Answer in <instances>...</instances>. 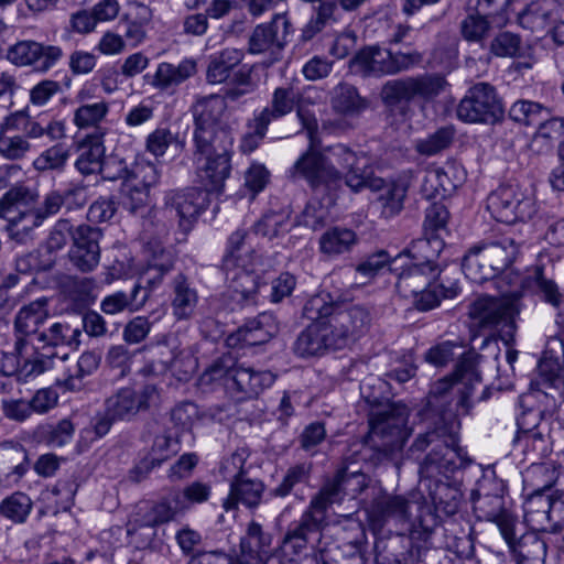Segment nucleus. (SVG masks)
Returning a JSON list of instances; mask_svg holds the SVG:
<instances>
[{"mask_svg":"<svg viewBox=\"0 0 564 564\" xmlns=\"http://www.w3.org/2000/svg\"><path fill=\"white\" fill-rule=\"evenodd\" d=\"M516 441L523 443L525 458L538 463L552 452L550 422H543L529 434L518 435Z\"/></svg>","mask_w":564,"mask_h":564,"instance_id":"42","label":"nucleus"},{"mask_svg":"<svg viewBox=\"0 0 564 564\" xmlns=\"http://www.w3.org/2000/svg\"><path fill=\"white\" fill-rule=\"evenodd\" d=\"M441 273L435 268L410 262L398 274L395 282L397 292L402 297L409 299L411 294H416L434 285L435 280H437Z\"/></svg>","mask_w":564,"mask_h":564,"instance_id":"29","label":"nucleus"},{"mask_svg":"<svg viewBox=\"0 0 564 564\" xmlns=\"http://www.w3.org/2000/svg\"><path fill=\"white\" fill-rule=\"evenodd\" d=\"M318 194L319 192H314ZM325 195L324 200L312 198L306 204L304 210L297 217V225L308 227L313 230H319L324 228L330 219L329 208L335 205L337 194H334V202L329 203L328 193L321 192Z\"/></svg>","mask_w":564,"mask_h":564,"instance_id":"50","label":"nucleus"},{"mask_svg":"<svg viewBox=\"0 0 564 564\" xmlns=\"http://www.w3.org/2000/svg\"><path fill=\"white\" fill-rule=\"evenodd\" d=\"M172 308L177 319L189 318L197 305L198 296L196 290L191 285L187 276L178 273L172 281Z\"/></svg>","mask_w":564,"mask_h":564,"instance_id":"39","label":"nucleus"},{"mask_svg":"<svg viewBox=\"0 0 564 564\" xmlns=\"http://www.w3.org/2000/svg\"><path fill=\"white\" fill-rule=\"evenodd\" d=\"M517 527L509 529L508 535H502L514 561H545L547 545L535 532H527L519 538Z\"/></svg>","mask_w":564,"mask_h":564,"instance_id":"30","label":"nucleus"},{"mask_svg":"<svg viewBox=\"0 0 564 564\" xmlns=\"http://www.w3.org/2000/svg\"><path fill=\"white\" fill-rule=\"evenodd\" d=\"M459 120L468 123L495 126L505 120V107L497 89L479 82L468 88L456 110Z\"/></svg>","mask_w":564,"mask_h":564,"instance_id":"11","label":"nucleus"},{"mask_svg":"<svg viewBox=\"0 0 564 564\" xmlns=\"http://www.w3.org/2000/svg\"><path fill=\"white\" fill-rule=\"evenodd\" d=\"M380 191V188L378 189ZM382 193L378 200L381 203V215L384 218H392L399 215L404 207L408 186L401 182H391L381 187Z\"/></svg>","mask_w":564,"mask_h":564,"instance_id":"58","label":"nucleus"},{"mask_svg":"<svg viewBox=\"0 0 564 564\" xmlns=\"http://www.w3.org/2000/svg\"><path fill=\"white\" fill-rule=\"evenodd\" d=\"M31 498L21 491L13 492L0 503V514L14 523L25 522L32 510Z\"/></svg>","mask_w":564,"mask_h":564,"instance_id":"62","label":"nucleus"},{"mask_svg":"<svg viewBox=\"0 0 564 564\" xmlns=\"http://www.w3.org/2000/svg\"><path fill=\"white\" fill-rule=\"evenodd\" d=\"M174 265L173 256L170 251L160 248L154 250L152 259L149 261L147 270L140 274L132 286H140L145 296V302L151 293L162 283L163 276L171 271Z\"/></svg>","mask_w":564,"mask_h":564,"instance_id":"36","label":"nucleus"},{"mask_svg":"<svg viewBox=\"0 0 564 564\" xmlns=\"http://www.w3.org/2000/svg\"><path fill=\"white\" fill-rule=\"evenodd\" d=\"M524 400L546 401V408H556V399L564 401V334L550 339L549 349L538 365V375L530 382Z\"/></svg>","mask_w":564,"mask_h":564,"instance_id":"8","label":"nucleus"},{"mask_svg":"<svg viewBox=\"0 0 564 564\" xmlns=\"http://www.w3.org/2000/svg\"><path fill=\"white\" fill-rule=\"evenodd\" d=\"M0 466L11 471L7 477L14 476L20 480L30 469V458L26 449L19 443L4 442L0 444Z\"/></svg>","mask_w":564,"mask_h":564,"instance_id":"49","label":"nucleus"},{"mask_svg":"<svg viewBox=\"0 0 564 564\" xmlns=\"http://www.w3.org/2000/svg\"><path fill=\"white\" fill-rule=\"evenodd\" d=\"M48 300L46 297L37 299L28 305H24L18 312L14 319V329L18 334L15 350L21 354L26 341L24 337L36 334L41 324L48 316Z\"/></svg>","mask_w":564,"mask_h":564,"instance_id":"26","label":"nucleus"},{"mask_svg":"<svg viewBox=\"0 0 564 564\" xmlns=\"http://www.w3.org/2000/svg\"><path fill=\"white\" fill-rule=\"evenodd\" d=\"M62 56L59 46L44 45L35 41H20L7 52V58L14 65L33 66L39 72H47Z\"/></svg>","mask_w":564,"mask_h":564,"instance_id":"18","label":"nucleus"},{"mask_svg":"<svg viewBox=\"0 0 564 564\" xmlns=\"http://www.w3.org/2000/svg\"><path fill=\"white\" fill-rule=\"evenodd\" d=\"M471 500L477 517L495 522L501 535H508L509 529L518 525V518L505 506V497L488 495L485 486L481 490H473Z\"/></svg>","mask_w":564,"mask_h":564,"instance_id":"21","label":"nucleus"},{"mask_svg":"<svg viewBox=\"0 0 564 564\" xmlns=\"http://www.w3.org/2000/svg\"><path fill=\"white\" fill-rule=\"evenodd\" d=\"M226 272L228 285V297L235 303L236 307L243 308L257 303V295L262 288H268L265 282L252 271L235 265L223 269Z\"/></svg>","mask_w":564,"mask_h":564,"instance_id":"19","label":"nucleus"},{"mask_svg":"<svg viewBox=\"0 0 564 564\" xmlns=\"http://www.w3.org/2000/svg\"><path fill=\"white\" fill-rule=\"evenodd\" d=\"M116 176L149 191L159 182L160 173L155 164L135 160L130 169L127 165L120 167Z\"/></svg>","mask_w":564,"mask_h":564,"instance_id":"56","label":"nucleus"},{"mask_svg":"<svg viewBox=\"0 0 564 564\" xmlns=\"http://www.w3.org/2000/svg\"><path fill=\"white\" fill-rule=\"evenodd\" d=\"M508 116L517 123L533 126L550 117L551 109L538 101L519 99L511 105Z\"/></svg>","mask_w":564,"mask_h":564,"instance_id":"55","label":"nucleus"},{"mask_svg":"<svg viewBox=\"0 0 564 564\" xmlns=\"http://www.w3.org/2000/svg\"><path fill=\"white\" fill-rule=\"evenodd\" d=\"M144 292L140 286H132L129 291H118L109 294L100 302V310L108 315H115L126 310L138 311L145 305Z\"/></svg>","mask_w":564,"mask_h":564,"instance_id":"47","label":"nucleus"},{"mask_svg":"<svg viewBox=\"0 0 564 564\" xmlns=\"http://www.w3.org/2000/svg\"><path fill=\"white\" fill-rule=\"evenodd\" d=\"M373 388L369 382L360 386L361 397L370 411L369 432L357 456L372 464H381L403 448L410 435L406 426L409 409L404 404L389 402L381 392L376 393Z\"/></svg>","mask_w":564,"mask_h":564,"instance_id":"3","label":"nucleus"},{"mask_svg":"<svg viewBox=\"0 0 564 564\" xmlns=\"http://www.w3.org/2000/svg\"><path fill=\"white\" fill-rule=\"evenodd\" d=\"M337 474L326 478L318 492L310 501L308 508L326 520L327 510L335 503H340L345 498Z\"/></svg>","mask_w":564,"mask_h":564,"instance_id":"53","label":"nucleus"},{"mask_svg":"<svg viewBox=\"0 0 564 564\" xmlns=\"http://www.w3.org/2000/svg\"><path fill=\"white\" fill-rule=\"evenodd\" d=\"M446 82L438 74H423L386 82L380 90L382 104L390 109H402L413 100H431L440 95Z\"/></svg>","mask_w":564,"mask_h":564,"instance_id":"10","label":"nucleus"},{"mask_svg":"<svg viewBox=\"0 0 564 564\" xmlns=\"http://www.w3.org/2000/svg\"><path fill=\"white\" fill-rule=\"evenodd\" d=\"M194 129L231 128L227 120V102L219 95L202 97L191 107Z\"/></svg>","mask_w":564,"mask_h":564,"instance_id":"24","label":"nucleus"},{"mask_svg":"<svg viewBox=\"0 0 564 564\" xmlns=\"http://www.w3.org/2000/svg\"><path fill=\"white\" fill-rule=\"evenodd\" d=\"M389 48L369 45L360 48L349 61L352 72L362 77H382L390 75Z\"/></svg>","mask_w":564,"mask_h":564,"instance_id":"27","label":"nucleus"},{"mask_svg":"<svg viewBox=\"0 0 564 564\" xmlns=\"http://www.w3.org/2000/svg\"><path fill=\"white\" fill-rule=\"evenodd\" d=\"M528 491L524 501V518L536 530L542 531V528L545 527V516L549 513L547 505L551 501V494Z\"/></svg>","mask_w":564,"mask_h":564,"instance_id":"61","label":"nucleus"},{"mask_svg":"<svg viewBox=\"0 0 564 564\" xmlns=\"http://www.w3.org/2000/svg\"><path fill=\"white\" fill-rule=\"evenodd\" d=\"M82 328L68 323H54L47 330L37 335L36 349H50L67 346L77 349L80 345Z\"/></svg>","mask_w":564,"mask_h":564,"instance_id":"38","label":"nucleus"},{"mask_svg":"<svg viewBox=\"0 0 564 564\" xmlns=\"http://www.w3.org/2000/svg\"><path fill=\"white\" fill-rule=\"evenodd\" d=\"M160 394L155 384L147 383L140 390L131 387L118 389L105 400V406L112 417L119 421H132L138 413L150 410L159 401Z\"/></svg>","mask_w":564,"mask_h":564,"instance_id":"17","label":"nucleus"},{"mask_svg":"<svg viewBox=\"0 0 564 564\" xmlns=\"http://www.w3.org/2000/svg\"><path fill=\"white\" fill-rule=\"evenodd\" d=\"M459 30L465 41L482 45L491 30V21L481 13L468 11L460 22Z\"/></svg>","mask_w":564,"mask_h":564,"instance_id":"60","label":"nucleus"},{"mask_svg":"<svg viewBox=\"0 0 564 564\" xmlns=\"http://www.w3.org/2000/svg\"><path fill=\"white\" fill-rule=\"evenodd\" d=\"M480 358L474 349L462 352L454 372L431 384L421 411L426 431L419 434L411 445L412 452H425L431 447L420 463V481L449 479L474 463L458 446V416L470 414L473 409L470 398L475 383L481 381L477 369Z\"/></svg>","mask_w":564,"mask_h":564,"instance_id":"1","label":"nucleus"},{"mask_svg":"<svg viewBox=\"0 0 564 564\" xmlns=\"http://www.w3.org/2000/svg\"><path fill=\"white\" fill-rule=\"evenodd\" d=\"M453 170L451 167L449 171L444 169L427 171L421 185L422 196L427 200H442L451 196L458 187V183L451 176Z\"/></svg>","mask_w":564,"mask_h":564,"instance_id":"44","label":"nucleus"},{"mask_svg":"<svg viewBox=\"0 0 564 564\" xmlns=\"http://www.w3.org/2000/svg\"><path fill=\"white\" fill-rule=\"evenodd\" d=\"M413 503L403 496L399 495H380L372 499L367 513L368 523L371 532L376 536L375 552L377 555L386 552L388 549L386 539L393 535L392 532L386 531V524L389 520L409 521Z\"/></svg>","mask_w":564,"mask_h":564,"instance_id":"12","label":"nucleus"},{"mask_svg":"<svg viewBox=\"0 0 564 564\" xmlns=\"http://www.w3.org/2000/svg\"><path fill=\"white\" fill-rule=\"evenodd\" d=\"M325 521L307 507L301 518L289 525L283 538V547L293 554L302 553L306 549L311 535L319 533Z\"/></svg>","mask_w":564,"mask_h":564,"instance_id":"23","label":"nucleus"},{"mask_svg":"<svg viewBox=\"0 0 564 564\" xmlns=\"http://www.w3.org/2000/svg\"><path fill=\"white\" fill-rule=\"evenodd\" d=\"M313 474V463L302 462L290 466L281 482L270 491L272 497L285 498L296 490L299 486H310Z\"/></svg>","mask_w":564,"mask_h":564,"instance_id":"51","label":"nucleus"},{"mask_svg":"<svg viewBox=\"0 0 564 564\" xmlns=\"http://www.w3.org/2000/svg\"><path fill=\"white\" fill-rule=\"evenodd\" d=\"M193 141V160L200 183L213 189H223L231 170L232 129H194Z\"/></svg>","mask_w":564,"mask_h":564,"instance_id":"5","label":"nucleus"},{"mask_svg":"<svg viewBox=\"0 0 564 564\" xmlns=\"http://www.w3.org/2000/svg\"><path fill=\"white\" fill-rule=\"evenodd\" d=\"M299 94L292 86L276 87L273 90L270 104L256 113L262 121L270 124L291 113L296 105Z\"/></svg>","mask_w":564,"mask_h":564,"instance_id":"41","label":"nucleus"},{"mask_svg":"<svg viewBox=\"0 0 564 564\" xmlns=\"http://www.w3.org/2000/svg\"><path fill=\"white\" fill-rule=\"evenodd\" d=\"M444 247L445 242L442 236L424 235V237L413 240L399 257L406 256L411 262L443 272L440 258Z\"/></svg>","mask_w":564,"mask_h":564,"instance_id":"31","label":"nucleus"},{"mask_svg":"<svg viewBox=\"0 0 564 564\" xmlns=\"http://www.w3.org/2000/svg\"><path fill=\"white\" fill-rule=\"evenodd\" d=\"M196 73V62L184 59L178 65L161 63L154 76V85L161 89L180 85Z\"/></svg>","mask_w":564,"mask_h":564,"instance_id":"52","label":"nucleus"},{"mask_svg":"<svg viewBox=\"0 0 564 564\" xmlns=\"http://www.w3.org/2000/svg\"><path fill=\"white\" fill-rule=\"evenodd\" d=\"M487 209L497 221L511 225L531 219L536 213V205L519 187L501 185L489 194Z\"/></svg>","mask_w":564,"mask_h":564,"instance_id":"14","label":"nucleus"},{"mask_svg":"<svg viewBox=\"0 0 564 564\" xmlns=\"http://www.w3.org/2000/svg\"><path fill=\"white\" fill-rule=\"evenodd\" d=\"M293 32V24L286 13H275L271 21L258 24L252 30L248 40V52L253 55L268 53L276 61Z\"/></svg>","mask_w":564,"mask_h":564,"instance_id":"16","label":"nucleus"},{"mask_svg":"<svg viewBox=\"0 0 564 564\" xmlns=\"http://www.w3.org/2000/svg\"><path fill=\"white\" fill-rule=\"evenodd\" d=\"M242 58V51L237 48H225L212 55L206 70L207 82L209 84L225 83L230 78L234 69L241 64Z\"/></svg>","mask_w":564,"mask_h":564,"instance_id":"40","label":"nucleus"},{"mask_svg":"<svg viewBox=\"0 0 564 564\" xmlns=\"http://www.w3.org/2000/svg\"><path fill=\"white\" fill-rule=\"evenodd\" d=\"M200 187H186L173 189L165 194L164 212L170 217L177 218L178 227L184 234H188L200 214L206 210L212 192L219 193L221 189L209 188L207 184Z\"/></svg>","mask_w":564,"mask_h":564,"instance_id":"13","label":"nucleus"},{"mask_svg":"<svg viewBox=\"0 0 564 564\" xmlns=\"http://www.w3.org/2000/svg\"><path fill=\"white\" fill-rule=\"evenodd\" d=\"M174 265L173 256L170 251L160 248L154 250L152 259L149 261L147 270L140 274L132 286H140L145 296V302L151 293L162 283L163 276L171 271Z\"/></svg>","mask_w":564,"mask_h":564,"instance_id":"35","label":"nucleus"},{"mask_svg":"<svg viewBox=\"0 0 564 564\" xmlns=\"http://www.w3.org/2000/svg\"><path fill=\"white\" fill-rule=\"evenodd\" d=\"M358 452L359 449L352 451L348 456H346V464L336 470L345 496H349L351 498H356L360 495L368 487L369 481L366 471L362 468H356L355 465L360 462L365 463V465L369 467H376L379 465L358 457Z\"/></svg>","mask_w":564,"mask_h":564,"instance_id":"34","label":"nucleus"},{"mask_svg":"<svg viewBox=\"0 0 564 564\" xmlns=\"http://www.w3.org/2000/svg\"><path fill=\"white\" fill-rule=\"evenodd\" d=\"M330 104L335 112L345 116H358L369 106V101L359 95L357 88L347 83L334 88Z\"/></svg>","mask_w":564,"mask_h":564,"instance_id":"45","label":"nucleus"},{"mask_svg":"<svg viewBox=\"0 0 564 564\" xmlns=\"http://www.w3.org/2000/svg\"><path fill=\"white\" fill-rule=\"evenodd\" d=\"M186 512V507L180 496V487H167L155 500L151 501L147 516L154 524L161 525L175 521Z\"/></svg>","mask_w":564,"mask_h":564,"instance_id":"33","label":"nucleus"},{"mask_svg":"<svg viewBox=\"0 0 564 564\" xmlns=\"http://www.w3.org/2000/svg\"><path fill=\"white\" fill-rule=\"evenodd\" d=\"M519 23L522 28L533 33L544 34L554 23L553 10L545 1L531 2L523 12L519 14Z\"/></svg>","mask_w":564,"mask_h":564,"instance_id":"48","label":"nucleus"},{"mask_svg":"<svg viewBox=\"0 0 564 564\" xmlns=\"http://www.w3.org/2000/svg\"><path fill=\"white\" fill-rule=\"evenodd\" d=\"M156 527L158 524L150 521L147 514L141 520L129 521L127 528L129 543L137 550H154L156 547Z\"/></svg>","mask_w":564,"mask_h":564,"instance_id":"59","label":"nucleus"},{"mask_svg":"<svg viewBox=\"0 0 564 564\" xmlns=\"http://www.w3.org/2000/svg\"><path fill=\"white\" fill-rule=\"evenodd\" d=\"M421 490L427 494L435 508V511L446 516H454L458 512L463 499V492L456 484L448 479L420 481Z\"/></svg>","mask_w":564,"mask_h":564,"instance_id":"25","label":"nucleus"},{"mask_svg":"<svg viewBox=\"0 0 564 564\" xmlns=\"http://www.w3.org/2000/svg\"><path fill=\"white\" fill-rule=\"evenodd\" d=\"M6 207L8 208L6 210L7 216H0V218L8 220L6 231L9 238L20 245H26L29 241H32L33 230L40 227L41 224H35L34 218L29 216V209L22 206Z\"/></svg>","mask_w":564,"mask_h":564,"instance_id":"37","label":"nucleus"},{"mask_svg":"<svg viewBox=\"0 0 564 564\" xmlns=\"http://www.w3.org/2000/svg\"><path fill=\"white\" fill-rule=\"evenodd\" d=\"M328 150L344 173L321 152L310 148L291 166L289 177L292 181L305 180L313 192L328 193L329 203L334 202V194H337L344 184L355 193L366 187L373 191L382 187L383 178L375 176L373 166L365 153L355 152L341 143Z\"/></svg>","mask_w":564,"mask_h":564,"instance_id":"2","label":"nucleus"},{"mask_svg":"<svg viewBox=\"0 0 564 564\" xmlns=\"http://www.w3.org/2000/svg\"><path fill=\"white\" fill-rule=\"evenodd\" d=\"M358 242L352 229L335 226L328 228L319 238V250L329 257L349 252Z\"/></svg>","mask_w":564,"mask_h":564,"instance_id":"46","label":"nucleus"},{"mask_svg":"<svg viewBox=\"0 0 564 564\" xmlns=\"http://www.w3.org/2000/svg\"><path fill=\"white\" fill-rule=\"evenodd\" d=\"M6 206H22L29 209L30 217L34 218L35 224H43L48 217L56 215L63 207L61 191H51L47 193L41 204H39V193L25 184H17L10 187L0 198V216H7Z\"/></svg>","mask_w":564,"mask_h":564,"instance_id":"15","label":"nucleus"},{"mask_svg":"<svg viewBox=\"0 0 564 564\" xmlns=\"http://www.w3.org/2000/svg\"><path fill=\"white\" fill-rule=\"evenodd\" d=\"M417 509L419 514L410 524L409 536L394 534L387 542L390 549L408 542V550L401 553L400 558H395L398 564H435V550L429 544H432V538L440 529L438 517L426 506H417Z\"/></svg>","mask_w":564,"mask_h":564,"instance_id":"9","label":"nucleus"},{"mask_svg":"<svg viewBox=\"0 0 564 564\" xmlns=\"http://www.w3.org/2000/svg\"><path fill=\"white\" fill-rule=\"evenodd\" d=\"M291 213L284 210H270L253 225V231L263 238L272 240L274 238L286 235L292 224L290 221Z\"/></svg>","mask_w":564,"mask_h":564,"instance_id":"54","label":"nucleus"},{"mask_svg":"<svg viewBox=\"0 0 564 564\" xmlns=\"http://www.w3.org/2000/svg\"><path fill=\"white\" fill-rule=\"evenodd\" d=\"M271 541V534L264 532L260 523L251 521L248 524L247 535L241 540L240 546L243 553L261 556L268 553Z\"/></svg>","mask_w":564,"mask_h":564,"instance_id":"64","label":"nucleus"},{"mask_svg":"<svg viewBox=\"0 0 564 564\" xmlns=\"http://www.w3.org/2000/svg\"><path fill=\"white\" fill-rule=\"evenodd\" d=\"M520 314V296L511 294L510 296L478 297L470 306L469 315L479 328L498 329L500 338L508 347L506 352L507 362L510 367L518 359V350L514 345L517 332L516 318Z\"/></svg>","mask_w":564,"mask_h":564,"instance_id":"6","label":"nucleus"},{"mask_svg":"<svg viewBox=\"0 0 564 564\" xmlns=\"http://www.w3.org/2000/svg\"><path fill=\"white\" fill-rule=\"evenodd\" d=\"M520 245L512 238L475 245L462 260V270L467 279L484 283L506 271L516 260Z\"/></svg>","mask_w":564,"mask_h":564,"instance_id":"7","label":"nucleus"},{"mask_svg":"<svg viewBox=\"0 0 564 564\" xmlns=\"http://www.w3.org/2000/svg\"><path fill=\"white\" fill-rule=\"evenodd\" d=\"M318 6L314 7V14L301 30L300 42L312 41L327 25L338 20L337 0H318Z\"/></svg>","mask_w":564,"mask_h":564,"instance_id":"43","label":"nucleus"},{"mask_svg":"<svg viewBox=\"0 0 564 564\" xmlns=\"http://www.w3.org/2000/svg\"><path fill=\"white\" fill-rule=\"evenodd\" d=\"M557 479V470L542 463H531L524 475V490L549 492Z\"/></svg>","mask_w":564,"mask_h":564,"instance_id":"57","label":"nucleus"},{"mask_svg":"<svg viewBox=\"0 0 564 564\" xmlns=\"http://www.w3.org/2000/svg\"><path fill=\"white\" fill-rule=\"evenodd\" d=\"M311 323L296 336L292 350L300 358L319 357L337 349L324 318H307Z\"/></svg>","mask_w":564,"mask_h":564,"instance_id":"20","label":"nucleus"},{"mask_svg":"<svg viewBox=\"0 0 564 564\" xmlns=\"http://www.w3.org/2000/svg\"><path fill=\"white\" fill-rule=\"evenodd\" d=\"M279 333V324L272 313L263 312L248 319L237 330L238 340L248 346L263 345Z\"/></svg>","mask_w":564,"mask_h":564,"instance_id":"32","label":"nucleus"},{"mask_svg":"<svg viewBox=\"0 0 564 564\" xmlns=\"http://www.w3.org/2000/svg\"><path fill=\"white\" fill-rule=\"evenodd\" d=\"M304 318H324L337 349H341L366 334L371 324L370 312L360 305L343 308L330 293L311 296L302 310Z\"/></svg>","mask_w":564,"mask_h":564,"instance_id":"4","label":"nucleus"},{"mask_svg":"<svg viewBox=\"0 0 564 564\" xmlns=\"http://www.w3.org/2000/svg\"><path fill=\"white\" fill-rule=\"evenodd\" d=\"M79 155L75 162V167L83 175H90L100 172L105 177L116 180V174L108 172L109 163L102 162L105 156V147L99 135H87L78 145Z\"/></svg>","mask_w":564,"mask_h":564,"instance_id":"28","label":"nucleus"},{"mask_svg":"<svg viewBox=\"0 0 564 564\" xmlns=\"http://www.w3.org/2000/svg\"><path fill=\"white\" fill-rule=\"evenodd\" d=\"M237 358L231 354H223L216 358L200 376V381L204 384H212L216 381H225V386L228 388L230 383V377L236 368Z\"/></svg>","mask_w":564,"mask_h":564,"instance_id":"63","label":"nucleus"},{"mask_svg":"<svg viewBox=\"0 0 564 564\" xmlns=\"http://www.w3.org/2000/svg\"><path fill=\"white\" fill-rule=\"evenodd\" d=\"M264 491L265 485L261 479L239 475L230 480L229 494L223 502V508L227 512L235 511L241 503L247 509L253 510L260 506Z\"/></svg>","mask_w":564,"mask_h":564,"instance_id":"22","label":"nucleus"}]
</instances>
